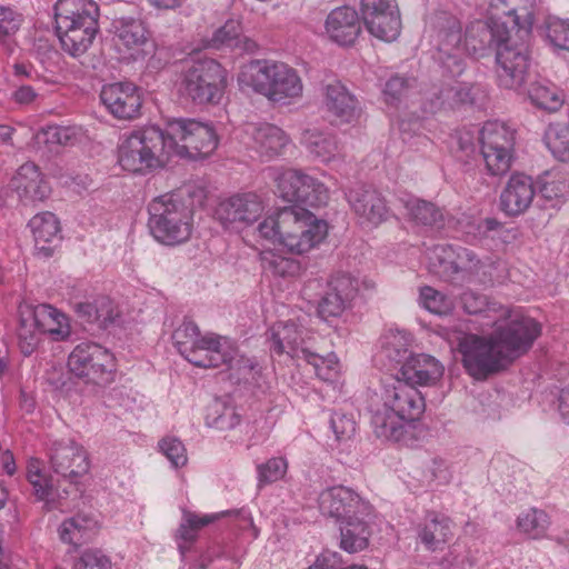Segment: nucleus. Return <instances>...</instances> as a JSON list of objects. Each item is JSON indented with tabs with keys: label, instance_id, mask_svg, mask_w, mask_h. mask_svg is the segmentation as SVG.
<instances>
[{
	"label": "nucleus",
	"instance_id": "nucleus-48",
	"mask_svg": "<svg viewBox=\"0 0 569 569\" xmlns=\"http://www.w3.org/2000/svg\"><path fill=\"white\" fill-rule=\"evenodd\" d=\"M241 417L234 407L216 401L206 417L207 425L221 431L230 430L240 423Z\"/></svg>",
	"mask_w": 569,
	"mask_h": 569
},
{
	"label": "nucleus",
	"instance_id": "nucleus-49",
	"mask_svg": "<svg viewBox=\"0 0 569 569\" xmlns=\"http://www.w3.org/2000/svg\"><path fill=\"white\" fill-rule=\"evenodd\" d=\"M471 100L470 87L466 83L453 81L440 89L433 101L435 109L455 108Z\"/></svg>",
	"mask_w": 569,
	"mask_h": 569
},
{
	"label": "nucleus",
	"instance_id": "nucleus-26",
	"mask_svg": "<svg viewBox=\"0 0 569 569\" xmlns=\"http://www.w3.org/2000/svg\"><path fill=\"white\" fill-rule=\"evenodd\" d=\"M325 36L338 46H351L361 32L358 12L348 6L331 10L325 20Z\"/></svg>",
	"mask_w": 569,
	"mask_h": 569
},
{
	"label": "nucleus",
	"instance_id": "nucleus-52",
	"mask_svg": "<svg viewBox=\"0 0 569 569\" xmlns=\"http://www.w3.org/2000/svg\"><path fill=\"white\" fill-rule=\"evenodd\" d=\"M549 523L548 515L537 509L522 512L517 519L518 528L533 539L543 537Z\"/></svg>",
	"mask_w": 569,
	"mask_h": 569
},
{
	"label": "nucleus",
	"instance_id": "nucleus-24",
	"mask_svg": "<svg viewBox=\"0 0 569 569\" xmlns=\"http://www.w3.org/2000/svg\"><path fill=\"white\" fill-rule=\"evenodd\" d=\"M520 0H490L487 8V19L490 24L506 23L502 20L505 17H512L513 26L511 36L519 40V36L528 43V39L532 28V1L527 0L526 7H519Z\"/></svg>",
	"mask_w": 569,
	"mask_h": 569
},
{
	"label": "nucleus",
	"instance_id": "nucleus-39",
	"mask_svg": "<svg viewBox=\"0 0 569 569\" xmlns=\"http://www.w3.org/2000/svg\"><path fill=\"white\" fill-rule=\"evenodd\" d=\"M362 19L368 32L380 41L392 42L400 36L401 18L399 8L380 13L365 14Z\"/></svg>",
	"mask_w": 569,
	"mask_h": 569
},
{
	"label": "nucleus",
	"instance_id": "nucleus-3",
	"mask_svg": "<svg viewBox=\"0 0 569 569\" xmlns=\"http://www.w3.org/2000/svg\"><path fill=\"white\" fill-rule=\"evenodd\" d=\"M376 396L369 408L375 435L382 440L401 441L409 423L423 413L425 398L397 376L383 378Z\"/></svg>",
	"mask_w": 569,
	"mask_h": 569
},
{
	"label": "nucleus",
	"instance_id": "nucleus-14",
	"mask_svg": "<svg viewBox=\"0 0 569 569\" xmlns=\"http://www.w3.org/2000/svg\"><path fill=\"white\" fill-rule=\"evenodd\" d=\"M479 144L488 174H506L515 159V131L500 121H488L479 130Z\"/></svg>",
	"mask_w": 569,
	"mask_h": 569
},
{
	"label": "nucleus",
	"instance_id": "nucleus-16",
	"mask_svg": "<svg viewBox=\"0 0 569 569\" xmlns=\"http://www.w3.org/2000/svg\"><path fill=\"white\" fill-rule=\"evenodd\" d=\"M112 41L120 59L137 61L153 50L150 32L140 18L121 17L112 21Z\"/></svg>",
	"mask_w": 569,
	"mask_h": 569
},
{
	"label": "nucleus",
	"instance_id": "nucleus-44",
	"mask_svg": "<svg viewBox=\"0 0 569 569\" xmlns=\"http://www.w3.org/2000/svg\"><path fill=\"white\" fill-rule=\"evenodd\" d=\"M500 222L493 218L480 219L472 216L463 214L456 221L457 231L465 236L467 241H479L491 231L500 228Z\"/></svg>",
	"mask_w": 569,
	"mask_h": 569
},
{
	"label": "nucleus",
	"instance_id": "nucleus-58",
	"mask_svg": "<svg viewBox=\"0 0 569 569\" xmlns=\"http://www.w3.org/2000/svg\"><path fill=\"white\" fill-rule=\"evenodd\" d=\"M73 569H112V562L100 549H87L81 553Z\"/></svg>",
	"mask_w": 569,
	"mask_h": 569
},
{
	"label": "nucleus",
	"instance_id": "nucleus-36",
	"mask_svg": "<svg viewBox=\"0 0 569 569\" xmlns=\"http://www.w3.org/2000/svg\"><path fill=\"white\" fill-rule=\"evenodd\" d=\"M451 537V520L439 513H429L418 530L419 542L429 551L443 550Z\"/></svg>",
	"mask_w": 569,
	"mask_h": 569
},
{
	"label": "nucleus",
	"instance_id": "nucleus-51",
	"mask_svg": "<svg viewBox=\"0 0 569 569\" xmlns=\"http://www.w3.org/2000/svg\"><path fill=\"white\" fill-rule=\"evenodd\" d=\"M545 37L553 51L569 52V20L548 18L545 22Z\"/></svg>",
	"mask_w": 569,
	"mask_h": 569
},
{
	"label": "nucleus",
	"instance_id": "nucleus-18",
	"mask_svg": "<svg viewBox=\"0 0 569 569\" xmlns=\"http://www.w3.org/2000/svg\"><path fill=\"white\" fill-rule=\"evenodd\" d=\"M99 97L106 111L117 120H134L141 113L142 92L132 82L107 83L101 88Z\"/></svg>",
	"mask_w": 569,
	"mask_h": 569
},
{
	"label": "nucleus",
	"instance_id": "nucleus-6",
	"mask_svg": "<svg viewBox=\"0 0 569 569\" xmlns=\"http://www.w3.org/2000/svg\"><path fill=\"white\" fill-rule=\"evenodd\" d=\"M241 90L252 91L279 106H290L303 96V80L297 69L286 62L256 59L243 64L237 76Z\"/></svg>",
	"mask_w": 569,
	"mask_h": 569
},
{
	"label": "nucleus",
	"instance_id": "nucleus-2",
	"mask_svg": "<svg viewBox=\"0 0 569 569\" xmlns=\"http://www.w3.org/2000/svg\"><path fill=\"white\" fill-rule=\"evenodd\" d=\"M461 302L468 313H485L492 328L488 335H465L459 341L463 367L475 379H486L506 369L525 355L541 333L540 323L521 308L489 302L471 291L462 295Z\"/></svg>",
	"mask_w": 569,
	"mask_h": 569
},
{
	"label": "nucleus",
	"instance_id": "nucleus-25",
	"mask_svg": "<svg viewBox=\"0 0 569 569\" xmlns=\"http://www.w3.org/2000/svg\"><path fill=\"white\" fill-rule=\"evenodd\" d=\"M250 147L263 159L271 160L283 153L291 142L290 137L272 123H250L246 128Z\"/></svg>",
	"mask_w": 569,
	"mask_h": 569
},
{
	"label": "nucleus",
	"instance_id": "nucleus-59",
	"mask_svg": "<svg viewBox=\"0 0 569 569\" xmlns=\"http://www.w3.org/2000/svg\"><path fill=\"white\" fill-rule=\"evenodd\" d=\"M451 480V472L448 465L441 459L431 460L422 478L426 486L446 485Z\"/></svg>",
	"mask_w": 569,
	"mask_h": 569
},
{
	"label": "nucleus",
	"instance_id": "nucleus-8",
	"mask_svg": "<svg viewBox=\"0 0 569 569\" xmlns=\"http://www.w3.org/2000/svg\"><path fill=\"white\" fill-rule=\"evenodd\" d=\"M18 313L19 346L24 355L33 352L41 335L52 341H64L71 335L69 317L51 305L33 306L22 302L18 307Z\"/></svg>",
	"mask_w": 569,
	"mask_h": 569
},
{
	"label": "nucleus",
	"instance_id": "nucleus-35",
	"mask_svg": "<svg viewBox=\"0 0 569 569\" xmlns=\"http://www.w3.org/2000/svg\"><path fill=\"white\" fill-rule=\"evenodd\" d=\"M373 517V515L363 517L358 515L339 523L340 547L345 551L355 553L368 547L372 533L371 525Z\"/></svg>",
	"mask_w": 569,
	"mask_h": 569
},
{
	"label": "nucleus",
	"instance_id": "nucleus-5",
	"mask_svg": "<svg viewBox=\"0 0 569 569\" xmlns=\"http://www.w3.org/2000/svg\"><path fill=\"white\" fill-rule=\"evenodd\" d=\"M204 198V190L197 186H184L154 198L148 207V224L153 238L167 246L189 240L194 209L203 203Z\"/></svg>",
	"mask_w": 569,
	"mask_h": 569
},
{
	"label": "nucleus",
	"instance_id": "nucleus-64",
	"mask_svg": "<svg viewBox=\"0 0 569 569\" xmlns=\"http://www.w3.org/2000/svg\"><path fill=\"white\" fill-rule=\"evenodd\" d=\"M407 90V81L401 77L390 78L383 89L386 103L393 104L400 100Z\"/></svg>",
	"mask_w": 569,
	"mask_h": 569
},
{
	"label": "nucleus",
	"instance_id": "nucleus-60",
	"mask_svg": "<svg viewBox=\"0 0 569 569\" xmlns=\"http://www.w3.org/2000/svg\"><path fill=\"white\" fill-rule=\"evenodd\" d=\"M22 23V16L11 7L0 4V41L14 34Z\"/></svg>",
	"mask_w": 569,
	"mask_h": 569
},
{
	"label": "nucleus",
	"instance_id": "nucleus-11",
	"mask_svg": "<svg viewBox=\"0 0 569 569\" xmlns=\"http://www.w3.org/2000/svg\"><path fill=\"white\" fill-rule=\"evenodd\" d=\"M163 133L170 159L206 158L218 147V136L213 126L194 119H173L168 122Z\"/></svg>",
	"mask_w": 569,
	"mask_h": 569
},
{
	"label": "nucleus",
	"instance_id": "nucleus-23",
	"mask_svg": "<svg viewBox=\"0 0 569 569\" xmlns=\"http://www.w3.org/2000/svg\"><path fill=\"white\" fill-rule=\"evenodd\" d=\"M346 198L362 227L375 228L387 220L388 207L376 190L357 186L347 192Z\"/></svg>",
	"mask_w": 569,
	"mask_h": 569
},
{
	"label": "nucleus",
	"instance_id": "nucleus-10",
	"mask_svg": "<svg viewBox=\"0 0 569 569\" xmlns=\"http://www.w3.org/2000/svg\"><path fill=\"white\" fill-rule=\"evenodd\" d=\"M228 71L214 59L192 61L178 82L179 94L198 106H218L228 87Z\"/></svg>",
	"mask_w": 569,
	"mask_h": 569
},
{
	"label": "nucleus",
	"instance_id": "nucleus-33",
	"mask_svg": "<svg viewBox=\"0 0 569 569\" xmlns=\"http://www.w3.org/2000/svg\"><path fill=\"white\" fill-rule=\"evenodd\" d=\"M11 188L21 200L42 201L51 192V188L44 180L34 163H23L11 180Z\"/></svg>",
	"mask_w": 569,
	"mask_h": 569
},
{
	"label": "nucleus",
	"instance_id": "nucleus-19",
	"mask_svg": "<svg viewBox=\"0 0 569 569\" xmlns=\"http://www.w3.org/2000/svg\"><path fill=\"white\" fill-rule=\"evenodd\" d=\"M320 511L338 523L355 516H372V506L357 492L343 486L323 490L318 499Z\"/></svg>",
	"mask_w": 569,
	"mask_h": 569
},
{
	"label": "nucleus",
	"instance_id": "nucleus-46",
	"mask_svg": "<svg viewBox=\"0 0 569 569\" xmlns=\"http://www.w3.org/2000/svg\"><path fill=\"white\" fill-rule=\"evenodd\" d=\"M418 302L421 308L437 316L450 313L455 306L451 297L430 286L420 288Z\"/></svg>",
	"mask_w": 569,
	"mask_h": 569
},
{
	"label": "nucleus",
	"instance_id": "nucleus-20",
	"mask_svg": "<svg viewBox=\"0 0 569 569\" xmlns=\"http://www.w3.org/2000/svg\"><path fill=\"white\" fill-rule=\"evenodd\" d=\"M428 259L437 272L445 276L462 273V278L477 274L482 267L476 254L466 248L437 244L428 252Z\"/></svg>",
	"mask_w": 569,
	"mask_h": 569
},
{
	"label": "nucleus",
	"instance_id": "nucleus-1",
	"mask_svg": "<svg viewBox=\"0 0 569 569\" xmlns=\"http://www.w3.org/2000/svg\"><path fill=\"white\" fill-rule=\"evenodd\" d=\"M465 0H442L439 8L427 17V24L435 32L436 59L450 76H460L469 57H483L488 49L495 48L497 78L501 88L519 91L527 79L529 68V47L519 36L502 24L488 20L468 22L462 32L460 8Z\"/></svg>",
	"mask_w": 569,
	"mask_h": 569
},
{
	"label": "nucleus",
	"instance_id": "nucleus-40",
	"mask_svg": "<svg viewBox=\"0 0 569 569\" xmlns=\"http://www.w3.org/2000/svg\"><path fill=\"white\" fill-rule=\"evenodd\" d=\"M203 47L217 50L222 48L250 50L254 47V43L249 38L242 36L240 21L230 19L212 33V37L204 42Z\"/></svg>",
	"mask_w": 569,
	"mask_h": 569
},
{
	"label": "nucleus",
	"instance_id": "nucleus-22",
	"mask_svg": "<svg viewBox=\"0 0 569 569\" xmlns=\"http://www.w3.org/2000/svg\"><path fill=\"white\" fill-rule=\"evenodd\" d=\"M51 463L56 472L77 482L90 470L87 450L72 439L56 441L51 448Z\"/></svg>",
	"mask_w": 569,
	"mask_h": 569
},
{
	"label": "nucleus",
	"instance_id": "nucleus-30",
	"mask_svg": "<svg viewBox=\"0 0 569 569\" xmlns=\"http://www.w3.org/2000/svg\"><path fill=\"white\" fill-rule=\"evenodd\" d=\"M271 350L277 355L287 353L302 359L309 351L303 345L307 330L292 320L279 321L271 327Z\"/></svg>",
	"mask_w": 569,
	"mask_h": 569
},
{
	"label": "nucleus",
	"instance_id": "nucleus-21",
	"mask_svg": "<svg viewBox=\"0 0 569 569\" xmlns=\"http://www.w3.org/2000/svg\"><path fill=\"white\" fill-rule=\"evenodd\" d=\"M412 336L398 328L385 330L376 346L373 362L386 370H400V367L413 353L410 351Z\"/></svg>",
	"mask_w": 569,
	"mask_h": 569
},
{
	"label": "nucleus",
	"instance_id": "nucleus-13",
	"mask_svg": "<svg viewBox=\"0 0 569 569\" xmlns=\"http://www.w3.org/2000/svg\"><path fill=\"white\" fill-rule=\"evenodd\" d=\"M67 367L73 377L84 383L101 386L113 380L116 358L99 343L81 342L69 353Z\"/></svg>",
	"mask_w": 569,
	"mask_h": 569
},
{
	"label": "nucleus",
	"instance_id": "nucleus-29",
	"mask_svg": "<svg viewBox=\"0 0 569 569\" xmlns=\"http://www.w3.org/2000/svg\"><path fill=\"white\" fill-rule=\"evenodd\" d=\"M259 263L262 276L276 284L292 282L302 272L299 260L281 253L274 248L262 249L259 252Z\"/></svg>",
	"mask_w": 569,
	"mask_h": 569
},
{
	"label": "nucleus",
	"instance_id": "nucleus-54",
	"mask_svg": "<svg viewBox=\"0 0 569 569\" xmlns=\"http://www.w3.org/2000/svg\"><path fill=\"white\" fill-rule=\"evenodd\" d=\"M361 284L367 286V282H360L358 278L349 273L338 272L330 278L328 288L336 292L340 298L351 303L359 293Z\"/></svg>",
	"mask_w": 569,
	"mask_h": 569
},
{
	"label": "nucleus",
	"instance_id": "nucleus-61",
	"mask_svg": "<svg viewBox=\"0 0 569 569\" xmlns=\"http://www.w3.org/2000/svg\"><path fill=\"white\" fill-rule=\"evenodd\" d=\"M81 133L78 127L49 126L43 130L47 142L68 144L74 141Z\"/></svg>",
	"mask_w": 569,
	"mask_h": 569
},
{
	"label": "nucleus",
	"instance_id": "nucleus-31",
	"mask_svg": "<svg viewBox=\"0 0 569 569\" xmlns=\"http://www.w3.org/2000/svg\"><path fill=\"white\" fill-rule=\"evenodd\" d=\"M301 146L325 164L340 162L345 159L343 147L336 136L318 128H307L300 136Z\"/></svg>",
	"mask_w": 569,
	"mask_h": 569
},
{
	"label": "nucleus",
	"instance_id": "nucleus-38",
	"mask_svg": "<svg viewBox=\"0 0 569 569\" xmlns=\"http://www.w3.org/2000/svg\"><path fill=\"white\" fill-rule=\"evenodd\" d=\"M527 97L535 108L548 113L558 112L566 102L565 91L547 80L531 82Z\"/></svg>",
	"mask_w": 569,
	"mask_h": 569
},
{
	"label": "nucleus",
	"instance_id": "nucleus-43",
	"mask_svg": "<svg viewBox=\"0 0 569 569\" xmlns=\"http://www.w3.org/2000/svg\"><path fill=\"white\" fill-rule=\"evenodd\" d=\"M403 203L409 217L416 223L422 226H436L437 228H442L445 226L442 223V212L432 203L411 196L407 197L403 200Z\"/></svg>",
	"mask_w": 569,
	"mask_h": 569
},
{
	"label": "nucleus",
	"instance_id": "nucleus-15",
	"mask_svg": "<svg viewBox=\"0 0 569 569\" xmlns=\"http://www.w3.org/2000/svg\"><path fill=\"white\" fill-rule=\"evenodd\" d=\"M266 209L267 202L260 194L242 192L222 199L214 214L226 229L242 230L273 211Z\"/></svg>",
	"mask_w": 569,
	"mask_h": 569
},
{
	"label": "nucleus",
	"instance_id": "nucleus-53",
	"mask_svg": "<svg viewBox=\"0 0 569 569\" xmlns=\"http://www.w3.org/2000/svg\"><path fill=\"white\" fill-rule=\"evenodd\" d=\"M540 192L548 200L563 199L569 196V179L560 171L547 172L542 180Z\"/></svg>",
	"mask_w": 569,
	"mask_h": 569
},
{
	"label": "nucleus",
	"instance_id": "nucleus-45",
	"mask_svg": "<svg viewBox=\"0 0 569 569\" xmlns=\"http://www.w3.org/2000/svg\"><path fill=\"white\" fill-rule=\"evenodd\" d=\"M277 192L288 202L298 203L303 172L298 169H281L274 174Z\"/></svg>",
	"mask_w": 569,
	"mask_h": 569
},
{
	"label": "nucleus",
	"instance_id": "nucleus-41",
	"mask_svg": "<svg viewBox=\"0 0 569 569\" xmlns=\"http://www.w3.org/2000/svg\"><path fill=\"white\" fill-rule=\"evenodd\" d=\"M229 347L226 348L224 360L221 361V365H227L230 370V376L238 381L250 382L256 380V376L258 375V365L250 358H247L242 355L238 353L232 341L229 339Z\"/></svg>",
	"mask_w": 569,
	"mask_h": 569
},
{
	"label": "nucleus",
	"instance_id": "nucleus-4",
	"mask_svg": "<svg viewBox=\"0 0 569 569\" xmlns=\"http://www.w3.org/2000/svg\"><path fill=\"white\" fill-rule=\"evenodd\" d=\"M257 233L290 254L305 256L325 242L329 226L309 210L283 207L269 212L258 223Z\"/></svg>",
	"mask_w": 569,
	"mask_h": 569
},
{
	"label": "nucleus",
	"instance_id": "nucleus-28",
	"mask_svg": "<svg viewBox=\"0 0 569 569\" xmlns=\"http://www.w3.org/2000/svg\"><path fill=\"white\" fill-rule=\"evenodd\" d=\"M445 368L435 357L427 353H413L400 367V378L409 385L433 387L442 378Z\"/></svg>",
	"mask_w": 569,
	"mask_h": 569
},
{
	"label": "nucleus",
	"instance_id": "nucleus-63",
	"mask_svg": "<svg viewBox=\"0 0 569 569\" xmlns=\"http://www.w3.org/2000/svg\"><path fill=\"white\" fill-rule=\"evenodd\" d=\"M97 321L100 327H107L119 318L120 311L109 297H98Z\"/></svg>",
	"mask_w": 569,
	"mask_h": 569
},
{
	"label": "nucleus",
	"instance_id": "nucleus-55",
	"mask_svg": "<svg viewBox=\"0 0 569 569\" xmlns=\"http://www.w3.org/2000/svg\"><path fill=\"white\" fill-rule=\"evenodd\" d=\"M159 451L167 458L174 469L188 463L187 449L181 440L174 437H166L158 442Z\"/></svg>",
	"mask_w": 569,
	"mask_h": 569
},
{
	"label": "nucleus",
	"instance_id": "nucleus-57",
	"mask_svg": "<svg viewBox=\"0 0 569 569\" xmlns=\"http://www.w3.org/2000/svg\"><path fill=\"white\" fill-rule=\"evenodd\" d=\"M349 306V302L328 288L318 303L317 312L321 319L329 321L331 318L342 316Z\"/></svg>",
	"mask_w": 569,
	"mask_h": 569
},
{
	"label": "nucleus",
	"instance_id": "nucleus-17",
	"mask_svg": "<svg viewBox=\"0 0 569 569\" xmlns=\"http://www.w3.org/2000/svg\"><path fill=\"white\" fill-rule=\"evenodd\" d=\"M321 108L328 121L337 128L357 126L362 113L357 97L337 80L322 87Z\"/></svg>",
	"mask_w": 569,
	"mask_h": 569
},
{
	"label": "nucleus",
	"instance_id": "nucleus-56",
	"mask_svg": "<svg viewBox=\"0 0 569 569\" xmlns=\"http://www.w3.org/2000/svg\"><path fill=\"white\" fill-rule=\"evenodd\" d=\"M288 470V461L283 457H272L257 467L260 485L272 483L281 480Z\"/></svg>",
	"mask_w": 569,
	"mask_h": 569
},
{
	"label": "nucleus",
	"instance_id": "nucleus-9",
	"mask_svg": "<svg viewBox=\"0 0 569 569\" xmlns=\"http://www.w3.org/2000/svg\"><path fill=\"white\" fill-rule=\"evenodd\" d=\"M170 158L162 130L149 127L121 137L118 163L130 173L144 174L164 167Z\"/></svg>",
	"mask_w": 569,
	"mask_h": 569
},
{
	"label": "nucleus",
	"instance_id": "nucleus-47",
	"mask_svg": "<svg viewBox=\"0 0 569 569\" xmlns=\"http://www.w3.org/2000/svg\"><path fill=\"white\" fill-rule=\"evenodd\" d=\"M298 204L318 208L327 204L329 189L323 182L303 172Z\"/></svg>",
	"mask_w": 569,
	"mask_h": 569
},
{
	"label": "nucleus",
	"instance_id": "nucleus-50",
	"mask_svg": "<svg viewBox=\"0 0 569 569\" xmlns=\"http://www.w3.org/2000/svg\"><path fill=\"white\" fill-rule=\"evenodd\" d=\"M315 369L316 375L323 381L335 382L340 376V363L335 353L326 357L308 351L302 358Z\"/></svg>",
	"mask_w": 569,
	"mask_h": 569
},
{
	"label": "nucleus",
	"instance_id": "nucleus-62",
	"mask_svg": "<svg viewBox=\"0 0 569 569\" xmlns=\"http://www.w3.org/2000/svg\"><path fill=\"white\" fill-rule=\"evenodd\" d=\"M330 426L338 441L350 439L356 431V422L345 413H333Z\"/></svg>",
	"mask_w": 569,
	"mask_h": 569
},
{
	"label": "nucleus",
	"instance_id": "nucleus-12",
	"mask_svg": "<svg viewBox=\"0 0 569 569\" xmlns=\"http://www.w3.org/2000/svg\"><path fill=\"white\" fill-rule=\"evenodd\" d=\"M172 339L179 353L200 368L219 367L226 357L223 350L229 347V339L226 337L214 333L201 336L192 321L182 322L174 330Z\"/></svg>",
	"mask_w": 569,
	"mask_h": 569
},
{
	"label": "nucleus",
	"instance_id": "nucleus-7",
	"mask_svg": "<svg viewBox=\"0 0 569 569\" xmlns=\"http://www.w3.org/2000/svg\"><path fill=\"white\" fill-rule=\"evenodd\" d=\"M99 7L93 0H58L54 21L62 49L80 57L92 44L99 30Z\"/></svg>",
	"mask_w": 569,
	"mask_h": 569
},
{
	"label": "nucleus",
	"instance_id": "nucleus-27",
	"mask_svg": "<svg viewBox=\"0 0 569 569\" xmlns=\"http://www.w3.org/2000/svg\"><path fill=\"white\" fill-rule=\"evenodd\" d=\"M536 188L530 176L512 173L500 194L501 210L511 217L525 213L531 206Z\"/></svg>",
	"mask_w": 569,
	"mask_h": 569
},
{
	"label": "nucleus",
	"instance_id": "nucleus-32",
	"mask_svg": "<svg viewBox=\"0 0 569 569\" xmlns=\"http://www.w3.org/2000/svg\"><path fill=\"white\" fill-rule=\"evenodd\" d=\"M100 528L101 522L96 513L78 512L64 519L58 531L62 542L78 548L96 537Z\"/></svg>",
	"mask_w": 569,
	"mask_h": 569
},
{
	"label": "nucleus",
	"instance_id": "nucleus-34",
	"mask_svg": "<svg viewBox=\"0 0 569 569\" xmlns=\"http://www.w3.org/2000/svg\"><path fill=\"white\" fill-rule=\"evenodd\" d=\"M26 477L32 488L34 497L39 501H42L48 509L56 508L61 495L53 478L46 468L44 462L31 458L27 465Z\"/></svg>",
	"mask_w": 569,
	"mask_h": 569
},
{
	"label": "nucleus",
	"instance_id": "nucleus-42",
	"mask_svg": "<svg viewBox=\"0 0 569 569\" xmlns=\"http://www.w3.org/2000/svg\"><path fill=\"white\" fill-rule=\"evenodd\" d=\"M543 142L557 160L569 161V123H549L543 133Z\"/></svg>",
	"mask_w": 569,
	"mask_h": 569
},
{
	"label": "nucleus",
	"instance_id": "nucleus-37",
	"mask_svg": "<svg viewBox=\"0 0 569 569\" xmlns=\"http://www.w3.org/2000/svg\"><path fill=\"white\" fill-rule=\"evenodd\" d=\"M36 248L43 251L46 256L51 254L52 248L61 239L60 221L52 212H40L29 221Z\"/></svg>",
	"mask_w": 569,
	"mask_h": 569
}]
</instances>
